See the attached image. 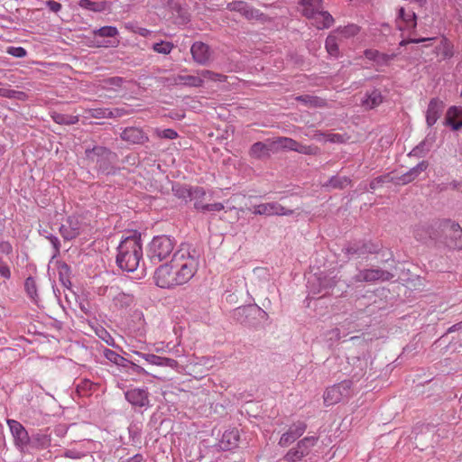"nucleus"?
<instances>
[{"label": "nucleus", "mask_w": 462, "mask_h": 462, "mask_svg": "<svg viewBox=\"0 0 462 462\" xmlns=\"http://www.w3.org/2000/svg\"><path fill=\"white\" fill-rule=\"evenodd\" d=\"M203 211H221L224 209V205L220 202L203 205L201 208Z\"/></svg>", "instance_id": "47"}, {"label": "nucleus", "mask_w": 462, "mask_h": 462, "mask_svg": "<svg viewBox=\"0 0 462 462\" xmlns=\"http://www.w3.org/2000/svg\"><path fill=\"white\" fill-rule=\"evenodd\" d=\"M104 356L106 359H108L110 362L118 365L119 362L123 359L120 355L116 353L115 351L106 348L104 350Z\"/></svg>", "instance_id": "45"}, {"label": "nucleus", "mask_w": 462, "mask_h": 462, "mask_svg": "<svg viewBox=\"0 0 462 462\" xmlns=\"http://www.w3.org/2000/svg\"><path fill=\"white\" fill-rule=\"evenodd\" d=\"M460 326H461V324H460V323H457V325L453 326V327L449 329V331H453L457 327H460Z\"/></svg>", "instance_id": "57"}, {"label": "nucleus", "mask_w": 462, "mask_h": 462, "mask_svg": "<svg viewBox=\"0 0 462 462\" xmlns=\"http://www.w3.org/2000/svg\"><path fill=\"white\" fill-rule=\"evenodd\" d=\"M24 288H25V291H26L28 296L32 300H36V298H37V286H36V282H35L33 278L28 277L25 280Z\"/></svg>", "instance_id": "38"}, {"label": "nucleus", "mask_w": 462, "mask_h": 462, "mask_svg": "<svg viewBox=\"0 0 462 462\" xmlns=\"http://www.w3.org/2000/svg\"><path fill=\"white\" fill-rule=\"evenodd\" d=\"M306 430V425L303 422H298L290 427L288 431L283 433L279 440V444L287 447L300 438Z\"/></svg>", "instance_id": "11"}, {"label": "nucleus", "mask_w": 462, "mask_h": 462, "mask_svg": "<svg viewBox=\"0 0 462 462\" xmlns=\"http://www.w3.org/2000/svg\"><path fill=\"white\" fill-rule=\"evenodd\" d=\"M95 34L100 37H115L118 34V30L114 26H104L96 31Z\"/></svg>", "instance_id": "40"}, {"label": "nucleus", "mask_w": 462, "mask_h": 462, "mask_svg": "<svg viewBox=\"0 0 462 462\" xmlns=\"http://www.w3.org/2000/svg\"><path fill=\"white\" fill-rule=\"evenodd\" d=\"M295 152L303 154L316 155L319 153V148L313 145H303L297 142V147L295 149Z\"/></svg>", "instance_id": "41"}, {"label": "nucleus", "mask_w": 462, "mask_h": 462, "mask_svg": "<svg viewBox=\"0 0 462 462\" xmlns=\"http://www.w3.org/2000/svg\"><path fill=\"white\" fill-rule=\"evenodd\" d=\"M320 136H322V140L325 142H330V143H343L344 142V136L339 134H334V133H328V134H320Z\"/></svg>", "instance_id": "43"}, {"label": "nucleus", "mask_w": 462, "mask_h": 462, "mask_svg": "<svg viewBox=\"0 0 462 462\" xmlns=\"http://www.w3.org/2000/svg\"><path fill=\"white\" fill-rule=\"evenodd\" d=\"M175 85H185L189 87H201L202 81L201 77L197 75H178L173 78Z\"/></svg>", "instance_id": "25"}, {"label": "nucleus", "mask_w": 462, "mask_h": 462, "mask_svg": "<svg viewBox=\"0 0 462 462\" xmlns=\"http://www.w3.org/2000/svg\"><path fill=\"white\" fill-rule=\"evenodd\" d=\"M397 25L400 30L414 29L417 25L415 13L401 7L397 15Z\"/></svg>", "instance_id": "12"}, {"label": "nucleus", "mask_w": 462, "mask_h": 462, "mask_svg": "<svg viewBox=\"0 0 462 462\" xmlns=\"http://www.w3.org/2000/svg\"><path fill=\"white\" fill-rule=\"evenodd\" d=\"M427 40H428L427 38L402 40L400 42V45L401 46H405V45H407L409 43H420V42H425Z\"/></svg>", "instance_id": "51"}, {"label": "nucleus", "mask_w": 462, "mask_h": 462, "mask_svg": "<svg viewBox=\"0 0 462 462\" xmlns=\"http://www.w3.org/2000/svg\"><path fill=\"white\" fill-rule=\"evenodd\" d=\"M352 250H353V253L357 254V250H354L353 248H350V249H349V252H350V251H352Z\"/></svg>", "instance_id": "59"}, {"label": "nucleus", "mask_w": 462, "mask_h": 462, "mask_svg": "<svg viewBox=\"0 0 462 462\" xmlns=\"http://www.w3.org/2000/svg\"><path fill=\"white\" fill-rule=\"evenodd\" d=\"M351 395V383L343 381L326 389L323 399L327 406L338 403Z\"/></svg>", "instance_id": "5"}, {"label": "nucleus", "mask_w": 462, "mask_h": 462, "mask_svg": "<svg viewBox=\"0 0 462 462\" xmlns=\"http://www.w3.org/2000/svg\"><path fill=\"white\" fill-rule=\"evenodd\" d=\"M381 182H383V178H382V177H380V178H377V179L374 180L371 182V184H370L371 189H375V187H376L379 183H381Z\"/></svg>", "instance_id": "55"}, {"label": "nucleus", "mask_w": 462, "mask_h": 462, "mask_svg": "<svg viewBox=\"0 0 462 462\" xmlns=\"http://www.w3.org/2000/svg\"><path fill=\"white\" fill-rule=\"evenodd\" d=\"M173 48H174V45L172 42H163V41H162L160 42H155L152 45V50L155 52L164 54V55L170 54L171 52V51L173 50Z\"/></svg>", "instance_id": "36"}, {"label": "nucleus", "mask_w": 462, "mask_h": 462, "mask_svg": "<svg viewBox=\"0 0 462 462\" xmlns=\"http://www.w3.org/2000/svg\"><path fill=\"white\" fill-rule=\"evenodd\" d=\"M0 276L5 280H9L11 278L10 267L2 258H0Z\"/></svg>", "instance_id": "46"}, {"label": "nucleus", "mask_w": 462, "mask_h": 462, "mask_svg": "<svg viewBox=\"0 0 462 462\" xmlns=\"http://www.w3.org/2000/svg\"><path fill=\"white\" fill-rule=\"evenodd\" d=\"M239 434L237 430H232L226 431L221 439V444L225 448L231 449L238 445Z\"/></svg>", "instance_id": "28"}, {"label": "nucleus", "mask_w": 462, "mask_h": 462, "mask_svg": "<svg viewBox=\"0 0 462 462\" xmlns=\"http://www.w3.org/2000/svg\"><path fill=\"white\" fill-rule=\"evenodd\" d=\"M365 56L366 59L373 60L377 66H387L396 57V54L383 53L377 50H366Z\"/></svg>", "instance_id": "16"}, {"label": "nucleus", "mask_w": 462, "mask_h": 462, "mask_svg": "<svg viewBox=\"0 0 462 462\" xmlns=\"http://www.w3.org/2000/svg\"><path fill=\"white\" fill-rule=\"evenodd\" d=\"M88 117L93 118H111V117H118L123 116V112L121 109H109V108H93L86 111Z\"/></svg>", "instance_id": "20"}, {"label": "nucleus", "mask_w": 462, "mask_h": 462, "mask_svg": "<svg viewBox=\"0 0 462 462\" xmlns=\"http://www.w3.org/2000/svg\"><path fill=\"white\" fill-rule=\"evenodd\" d=\"M318 438L306 437L298 442L295 448H291L284 456L288 462L300 461L302 457L309 455L312 448L316 445Z\"/></svg>", "instance_id": "7"}, {"label": "nucleus", "mask_w": 462, "mask_h": 462, "mask_svg": "<svg viewBox=\"0 0 462 462\" xmlns=\"http://www.w3.org/2000/svg\"><path fill=\"white\" fill-rule=\"evenodd\" d=\"M334 32L343 41L356 36L359 32V27L356 24H349L337 28Z\"/></svg>", "instance_id": "30"}, {"label": "nucleus", "mask_w": 462, "mask_h": 462, "mask_svg": "<svg viewBox=\"0 0 462 462\" xmlns=\"http://www.w3.org/2000/svg\"><path fill=\"white\" fill-rule=\"evenodd\" d=\"M174 238L162 235L154 236L148 245L147 256L152 263H160L167 260L175 248Z\"/></svg>", "instance_id": "3"}, {"label": "nucleus", "mask_w": 462, "mask_h": 462, "mask_svg": "<svg viewBox=\"0 0 462 462\" xmlns=\"http://www.w3.org/2000/svg\"><path fill=\"white\" fill-rule=\"evenodd\" d=\"M199 254L189 244L182 243L170 261L160 264L153 273L156 286L175 290L189 283L198 272Z\"/></svg>", "instance_id": "1"}, {"label": "nucleus", "mask_w": 462, "mask_h": 462, "mask_svg": "<svg viewBox=\"0 0 462 462\" xmlns=\"http://www.w3.org/2000/svg\"><path fill=\"white\" fill-rule=\"evenodd\" d=\"M91 152L97 156L105 157L106 159H107L109 161H113L116 157V153L112 152L110 150H108L103 146L94 147L93 150L91 151Z\"/></svg>", "instance_id": "39"}, {"label": "nucleus", "mask_w": 462, "mask_h": 462, "mask_svg": "<svg viewBox=\"0 0 462 462\" xmlns=\"http://www.w3.org/2000/svg\"><path fill=\"white\" fill-rule=\"evenodd\" d=\"M173 190H175L180 197L185 198L186 194L189 196V192L187 189H181V191L180 192V189L173 188Z\"/></svg>", "instance_id": "54"}, {"label": "nucleus", "mask_w": 462, "mask_h": 462, "mask_svg": "<svg viewBox=\"0 0 462 462\" xmlns=\"http://www.w3.org/2000/svg\"><path fill=\"white\" fill-rule=\"evenodd\" d=\"M126 400L134 406L143 407L148 404V393L143 389L134 388L125 393Z\"/></svg>", "instance_id": "14"}, {"label": "nucleus", "mask_w": 462, "mask_h": 462, "mask_svg": "<svg viewBox=\"0 0 462 462\" xmlns=\"http://www.w3.org/2000/svg\"><path fill=\"white\" fill-rule=\"evenodd\" d=\"M383 101V97L380 92L374 90L371 94L368 95L366 99L364 101V105L367 108H374L380 105Z\"/></svg>", "instance_id": "34"}, {"label": "nucleus", "mask_w": 462, "mask_h": 462, "mask_svg": "<svg viewBox=\"0 0 462 462\" xmlns=\"http://www.w3.org/2000/svg\"><path fill=\"white\" fill-rule=\"evenodd\" d=\"M83 2H88V0H81V3H83Z\"/></svg>", "instance_id": "60"}, {"label": "nucleus", "mask_w": 462, "mask_h": 462, "mask_svg": "<svg viewBox=\"0 0 462 462\" xmlns=\"http://www.w3.org/2000/svg\"><path fill=\"white\" fill-rule=\"evenodd\" d=\"M272 146L274 148V150L282 148L295 151L297 147V141L289 137H278L272 141Z\"/></svg>", "instance_id": "29"}, {"label": "nucleus", "mask_w": 462, "mask_h": 462, "mask_svg": "<svg viewBox=\"0 0 462 462\" xmlns=\"http://www.w3.org/2000/svg\"><path fill=\"white\" fill-rule=\"evenodd\" d=\"M296 100L300 101L309 107H324L327 106L325 99L310 95H303L296 97Z\"/></svg>", "instance_id": "27"}, {"label": "nucleus", "mask_w": 462, "mask_h": 462, "mask_svg": "<svg viewBox=\"0 0 462 462\" xmlns=\"http://www.w3.org/2000/svg\"><path fill=\"white\" fill-rule=\"evenodd\" d=\"M7 424L14 439L15 445L23 448L29 443V435L25 428L17 420H7Z\"/></svg>", "instance_id": "10"}, {"label": "nucleus", "mask_w": 462, "mask_h": 462, "mask_svg": "<svg viewBox=\"0 0 462 462\" xmlns=\"http://www.w3.org/2000/svg\"><path fill=\"white\" fill-rule=\"evenodd\" d=\"M13 91L7 88H0V96L10 97Z\"/></svg>", "instance_id": "53"}, {"label": "nucleus", "mask_w": 462, "mask_h": 462, "mask_svg": "<svg viewBox=\"0 0 462 462\" xmlns=\"http://www.w3.org/2000/svg\"><path fill=\"white\" fill-rule=\"evenodd\" d=\"M60 230L65 239L71 240L79 235L80 225L77 218L69 217L67 222L60 226Z\"/></svg>", "instance_id": "17"}, {"label": "nucleus", "mask_w": 462, "mask_h": 462, "mask_svg": "<svg viewBox=\"0 0 462 462\" xmlns=\"http://www.w3.org/2000/svg\"><path fill=\"white\" fill-rule=\"evenodd\" d=\"M155 134L159 138H164V139H176L178 137V134L173 129H155Z\"/></svg>", "instance_id": "42"}, {"label": "nucleus", "mask_w": 462, "mask_h": 462, "mask_svg": "<svg viewBox=\"0 0 462 462\" xmlns=\"http://www.w3.org/2000/svg\"><path fill=\"white\" fill-rule=\"evenodd\" d=\"M428 168L427 162H421L414 168L411 169L407 173L402 175L396 180L399 184H407L412 181L420 173L424 171Z\"/></svg>", "instance_id": "22"}, {"label": "nucleus", "mask_w": 462, "mask_h": 462, "mask_svg": "<svg viewBox=\"0 0 462 462\" xmlns=\"http://www.w3.org/2000/svg\"><path fill=\"white\" fill-rule=\"evenodd\" d=\"M47 6L51 12L57 13L61 9V5L59 2L54 0H50L47 2Z\"/></svg>", "instance_id": "50"}, {"label": "nucleus", "mask_w": 462, "mask_h": 462, "mask_svg": "<svg viewBox=\"0 0 462 462\" xmlns=\"http://www.w3.org/2000/svg\"><path fill=\"white\" fill-rule=\"evenodd\" d=\"M53 121L59 125H75L79 122V118L78 116L65 115L60 113H53L51 115Z\"/></svg>", "instance_id": "32"}, {"label": "nucleus", "mask_w": 462, "mask_h": 462, "mask_svg": "<svg viewBox=\"0 0 462 462\" xmlns=\"http://www.w3.org/2000/svg\"><path fill=\"white\" fill-rule=\"evenodd\" d=\"M460 112L461 111L458 110L455 106L450 107L448 110L446 122H447V125L451 126L454 131H457L462 128V120L457 121V120H455V118H454L456 116H459Z\"/></svg>", "instance_id": "31"}, {"label": "nucleus", "mask_w": 462, "mask_h": 462, "mask_svg": "<svg viewBox=\"0 0 462 462\" xmlns=\"http://www.w3.org/2000/svg\"><path fill=\"white\" fill-rule=\"evenodd\" d=\"M302 14L312 21L318 29L328 28L333 24L332 15L322 10V0H301Z\"/></svg>", "instance_id": "4"}, {"label": "nucleus", "mask_w": 462, "mask_h": 462, "mask_svg": "<svg viewBox=\"0 0 462 462\" xmlns=\"http://www.w3.org/2000/svg\"><path fill=\"white\" fill-rule=\"evenodd\" d=\"M393 276L390 273L379 269H366L360 271L356 276L355 281L362 282H376V281H388Z\"/></svg>", "instance_id": "9"}, {"label": "nucleus", "mask_w": 462, "mask_h": 462, "mask_svg": "<svg viewBox=\"0 0 462 462\" xmlns=\"http://www.w3.org/2000/svg\"><path fill=\"white\" fill-rule=\"evenodd\" d=\"M414 236L419 241H426L428 238H433L431 226L429 225H418L413 231Z\"/></svg>", "instance_id": "33"}, {"label": "nucleus", "mask_w": 462, "mask_h": 462, "mask_svg": "<svg viewBox=\"0 0 462 462\" xmlns=\"http://www.w3.org/2000/svg\"><path fill=\"white\" fill-rule=\"evenodd\" d=\"M227 8L230 11L240 13L246 19H253L255 17L254 11L249 7V5L243 1H236L228 4Z\"/></svg>", "instance_id": "24"}, {"label": "nucleus", "mask_w": 462, "mask_h": 462, "mask_svg": "<svg viewBox=\"0 0 462 462\" xmlns=\"http://www.w3.org/2000/svg\"><path fill=\"white\" fill-rule=\"evenodd\" d=\"M100 338H102L107 345L113 346L114 339L113 337L106 331L105 329L101 330V333L97 334Z\"/></svg>", "instance_id": "48"}, {"label": "nucleus", "mask_w": 462, "mask_h": 462, "mask_svg": "<svg viewBox=\"0 0 462 462\" xmlns=\"http://www.w3.org/2000/svg\"><path fill=\"white\" fill-rule=\"evenodd\" d=\"M342 42L334 31L327 37L325 47L330 56L337 57L339 55L338 42Z\"/></svg>", "instance_id": "26"}, {"label": "nucleus", "mask_w": 462, "mask_h": 462, "mask_svg": "<svg viewBox=\"0 0 462 462\" xmlns=\"http://www.w3.org/2000/svg\"><path fill=\"white\" fill-rule=\"evenodd\" d=\"M252 212L254 215L261 216H289L292 214V210L286 209L277 202H267L254 206Z\"/></svg>", "instance_id": "8"}, {"label": "nucleus", "mask_w": 462, "mask_h": 462, "mask_svg": "<svg viewBox=\"0 0 462 462\" xmlns=\"http://www.w3.org/2000/svg\"><path fill=\"white\" fill-rule=\"evenodd\" d=\"M113 304L117 309H127L131 307L134 302V297L133 294L125 293L123 291H115L112 296Z\"/></svg>", "instance_id": "19"}, {"label": "nucleus", "mask_w": 462, "mask_h": 462, "mask_svg": "<svg viewBox=\"0 0 462 462\" xmlns=\"http://www.w3.org/2000/svg\"><path fill=\"white\" fill-rule=\"evenodd\" d=\"M138 372L139 373L146 374V371L143 368L140 367V366H138Z\"/></svg>", "instance_id": "58"}, {"label": "nucleus", "mask_w": 462, "mask_h": 462, "mask_svg": "<svg viewBox=\"0 0 462 462\" xmlns=\"http://www.w3.org/2000/svg\"><path fill=\"white\" fill-rule=\"evenodd\" d=\"M143 358L151 365L158 366H169L176 368L178 362L174 359L155 356L152 354H143Z\"/></svg>", "instance_id": "21"}, {"label": "nucleus", "mask_w": 462, "mask_h": 462, "mask_svg": "<svg viewBox=\"0 0 462 462\" xmlns=\"http://www.w3.org/2000/svg\"><path fill=\"white\" fill-rule=\"evenodd\" d=\"M440 226L446 235V245L453 250H462V227L450 220H445Z\"/></svg>", "instance_id": "6"}, {"label": "nucleus", "mask_w": 462, "mask_h": 462, "mask_svg": "<svg viewBox=\"0 0 462 462\" xmlns=\"http://www.w3.org/2000/svg\"><path fill=\"white\" fill-rule=\"evenodd\" d=\"M143 258L141 234L133 232L122 239L117 248L116 263L126 272L135 271Z\"/></svg>", "instance_id": "2"}, {"label": "nucleus", "mask_w": 462, "mask_h": 462, "mask_svg": "<svg viewBox=\"0 0 462 462\" xmlns=\"http://www.w3.org/2000/svg\"><path fill=\"white\" fill-rule=\"evenodd\" d=\"M351 184V180L347 177H332L327 186L334 189H344Z\"/></svg>", "instance_id": "35"}, {"label": "nucleus", "mask_w": 462, "mask_h": 462, "mask_svg": "<svg viewBox=\"0 0 462 462\" xmlns=\"http://www.w3.org/2000/svg\"><path fill=\"white\" fill-rule=\"evenodd\" d=\"M121 138L133 143H142L146 140L143 132L137 127L125 128L121 134Z\"/></svg>", "instance_id": "18"}, {"label": "nucleus", "mask_w": 462, "mask_h": 462, "mask_svg": "<svg viewBox=\"0 0 462 462\" xmlns=\"http://www.w3.org/2000/svg\"><path fill=\"white\" fill-rule=\"evenodd\" d=\"M374 251H375V250H374ZM365 252H367V253H373V251H372L371 249L367 250L366 248H365L364 250H362V252H361L360 254H364V253H365Z\"/></svg>", "instance_id": "56"}, {"label": "nucleus", "mask_w": 462, "mask_h": 462, "mask_svg": "<svg viewBox=\"0 0 462 462\" xmlns=\"http://www.w3.org/2000/svg\"><path fill=\"white\" fill-rule=\"evenodd\" d=\"M6 52L9 55L16 57V58H23L27 54V51H26V50L24 48H23V47H14V46H9L6 49Z\"/></svg>", "instance_id": "44"}, {"label": "nucleus", "mask_w": 462, "mask_h": 462, "mask_svg": "<svg viewBox=\"0 0 462 462\" xmlns=\"http://www.w3.org/2000/svg\"><path fill=\"white\" fill-rule=\"evenodd\" d=\"M190 52L193 60L199 64H205L209 60V48L201 42H194L191 46Z\"/></svg>", "instance_id": "15"}, {"label": "nucleus", "mask_w": 462, "mask_h": 462, "mask_svg": "<svg viewBox=\"0 0 462 462\" xmlns=\"http://www.w3.org/2000/svg\"><path fill=\"white\" fill-rule=\"evenodd\" d=\"M13 251V247L10 243L8 242H2L0 243V253L5 254H10Z\"/></svg>", "instance_id": "49"}, {"label": "nucleus", "mask_w": 462, "mask_h": 462, "mask_svg": "<svg viewBox=\"0 0 462 462\" xmlns=\"http://www.w3.org/2000/svg\"><path fill=\"white\" fill-rule=\"evenodd\" d=\"M443 108L444 105L442 101L437 98H433L430 101L426 112V122L429 126H432L436 124L443 112Z\"/></svg>", "instance_id": "13"}, {"label": "nucleus", "mask_w": 462, "mask_h": 462, "mask_svg": "<svg viewBox=\"0 0 462 462\" xmlns=\"http://www.w3.org/2000/svg\"><path fill=\"white\" fill-rule=\"evenodd\" d=\"M198 76L199 77H201V81H202V84L206 81V80H211V81H217V80H219L221 81L222 79L224 78L223 75L221 74H218V73H215L211 70H208V69H203V70H199L198 72Z\"/></svg>", "instance_id": "37"}, {"label": "nucleus", "mask_w": 462, "mask_h": 462, "mask_svg": "<svg viewBox=\"0 0 462 462\" xmlns=\"http://www.w3.org/2000/svg\"><path fill=\"white\" fill-rule=\"evenodd\" d=\"M108 83L110 85L120 87L123 83V79L119 77L111 78L108 79Z\"/></svg>", "instance_id": "52"}, {"label": "nucleus", "mask_w": 462, "mask_h": 462, "mask_svg": "<svg viewBox=\"0 0 462 462\" xmlns=\"http://www.w3.org/2000/svg\"><path fill=\"white\" fill-rule=\"evenodd\" d=\"M271 151H274V148L272 146V142L270 143L258 142L252 145L250 149V155L258 159L268 157L270 156Z\"/></svg>", "instance_id": "23"}]
</instances>
